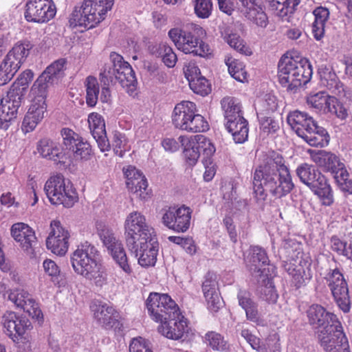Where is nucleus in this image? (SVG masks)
<instances>
[{
    "mask_svg": "<svg viewBox=\"0 0 352 352\" xmlns=\"http://www.w3.org/2000/svg\"><path fill=\"white\" fill-rule=\"evenodd\" d=\"M331 98V96L325 92L320 91L308 96L307 97V103L310 108L324 113Z\"/></svg>",
    "mask_w": 352,
    "mask_h": 352,
    "instance_id": "nucleus-48",
    "label": "nucleus"
},
{
    "mask_svg": "<svg viewBox=\"0 0 352 352\" xmlns=\"http://www.w3.org/2000/svg\"><path fill=\"white\" fill-rule=\"evenodd\" d=\"M66 179L61 174H56L50 177L44 185V191L50 202L55 205L57 198L60 197L63 184Z\"/></svg>",
    "mask_w": 352,
    "mask_h": 352,
    "instance_id": "nucleus-38",
    "label": "nucleus"
},
{
    "mask_svg": "<svg viewBox=\"0 0 352 352\" xmlns=\"http://www.w3.org/2000/svg\"><path fill=\"white\" fill-rule=\"evenodd\" d=\"M194 5L195 13L201 19L208 18L212 10L211 0H192Z\"/></svg>",
    "mask_w": 352,
    "mask_h": 352,
    "instance_id": "nucleus-58",
    "label": "nucleus"
},
{
    "mask_svg": "<svg viewBox=\"0 0 352 352\" xmlns=\"http://www.w3.org/2000/svg\"><path fill=\"white\" fill-rule=\"evenodd\" d=\"M269 3L270 9L274 14L280 18H284L294 12L300 0H265Z\"/></svg>",
    "mask_w": 352,
    "mask_h": 352,
    "instance_id": "nucleus-42",
    "label": "nucleus"
},
{
    "mask_svg": "<svg viewBox=\"0 0 352 352\" xmlns=\"http://www.w3.org/2000/svg\"><path fill=\"white\" fill-rule=\"evenodd\" d=\"M70 262L74 272L96 287L101 289L109 284L107 269L94 245L85 242L78 245L70 256Z\"/></svg>",
    "mask_w": 352,
    "mask_h": 352,
    "instance_id": "nucleus-2",
    "label": "nucleus"
},
{
    "mask_svg": "<svg viewBox=\"0 0 352 352\" xmlns=\"http://www.w3.org/2000/svg\"><path fill=\"white\" fill-rule=\"evenodd\" d=\"M123 173L128 190L140 199H148V184L142 173L133 166L123 168Z\"/></svg>",
    "mask_w": 352,
    "mask_h": 352,
    "instance_id": "nucleus-24",
    "label": "nucleus"
},
{
    "mask_svg": "<svg viewBox=\"0 0 352 352\" xmlns=\"http://www.w3.org/2000/svg\"><path fill=\"white\" fill-rule=\"evenodd\" d=\"M6 286L4 284H0V292L3 293V296L13 302L17 307L23 309L29 316L37 319L43 317L42 311L38 306V302L32 298V295L23 289H8L5 291Z\"/></svg>",
    "mask_w": 352,
    "mask_h": 352,
    "instance_id": "nucleus-17",
    "label": "nucleus"
},
{
    "mask_svg": "<svg viewBox=\"0 0 352 352\" xmlns=\"http://www.w3.org/2000/svg\"><path fill=\"white\" fill-rule=\"evenodd\" d=\"M226 122L243 117L240 102L232 97H226L221 101Z\"/></svg>",
    "mask_w": 352,
    "mask_h": 352,
    "instance_id": "nucleus-43",
    "label": "nucleus"
},
{
    "mask_svg": "<svg viewBox=\"0 0 352 352\" xmlns=\"http://www.w3.org/2000/svg\"><path fill=\"white\" fill-rule=\"evenodd\" d=\"M196 104L190 101H182L174 108L172 113V122L175 128L182 130L188 118L195 111Z\"/></svg>",
    "mask_w": 352,
    "mask_h": 352,
    "instance_id": "nucleus-35",
    "label": "nucleus"
},
{
    "mask_svg": "<svg viewBox=\"0 0 352 352\" xmlns=\"http://www.w3.org/2000/svg\"><path fill=\"white\" fill-rule=\"evenodd\" d=\"M179 141L183 150L186 163L189 166H195L201 153L203 160H212L216 152V147L212 141L203 135H180Z\"/></svg>",
    "mask_w": 352,
    "mask_h": 352,
    "instance_id": "nucleus-8",
    "label": "nucleus"
},
{
    "mask_svg": "<svg viewBox=\"0 0 352 352\" xmlns=\"http://www.w3.org/2000/svg\"><path fill=\"white\" fill-rule=\"evenodd\" d=\"M283 268L292 277L293 282L298 287H300L312 277L310 264L300 261L298 264L291 261H284Z\"/></svg>",
    "mask_w": 352,
    "mask_h": 352,
    "instance_id": "nucleus-33",
    "label": "nucleus"
},
{
    "mask_svg": "<svg viewBox=\"0 0 352 352\" xmlns=\"http://www.w3.org/2000/svg\"><path fill=\"white\" fill-rule=\"evenodd\" d=\"M331 248L339 255H342L348 259H352V243H347L338 237L333 236L331 239Z\"/></svg>",
    "mask_w": 352,
    "mask_h": 352,
    "instance_id": "nucleus-55",
    "label": "nucleus"
},
{
    "mask_svg": "<svg viewBox=\"0 0 352 352\" xmlns=\"http://www.w3.org/2000/svg\"><path fill=\"white\" fill-rule=\"evenodd\" d=\"M87 121L90 131L100 151H109L111 144L107 138L105 123L102 116L98 113L93 112L89 114Z\"/></svg>",
    "mask_w": 352,
    "mask_h": 352,
    "instance_id": "nucleus-30",
    "label": "nucleus"
},
{
    "mask_svg": "<svg viewBox=\"0 0 352 352\" xmlns=\"http://www.w3.org/2000/svg\"><path fill=\"white\" fill-rule=\"evenodd\" d=\"M90 310L94 320L102 327L109 329L118 326L119 314L112 306L94 300L90 305Z\"/></svg>",
    "mask_w": 352,
    "mask_h": 352,
    "instance_id": "nucleus-22",
    "label": "nucleus"
},
{
    "mask_svg": "<svg viewBox=\"0 0 352 352\" xmlns=\"http://www.w3.org/2000/svg\"><path fill=\"white\" fill-rule=\"evenodd\" d=\"M254 192L259 201L265 200L267 192L275 198L288 195L294 188L289 168L278 154L267 157L266 162L256 169L253 180Z\"/></svg>",
    "mask_w": 352,
    "mask_h": 352,
    "instance_id": "nucleus-1",
    "label": "nucleus"
},
{
    "mask_svg": "<svg viewBox=\"0 0 352 352\" xmlns=\"http://www.w3.org/2000/svg\"><path fill=\"white\" fill-rule=\"evenodd\" d=\"M241 336L247 341L251 347L256 350L257 352H267L268 348L266 344L261 343L258 338L252 334L248 329H243L241 331Z\"/></svg>",
    "mask_w": 352,
    "mask_h": 352,
    "instance_id": "nucleus-62",
    "label": "nucleus"
},
{
    "mask_svg": "<svg viewBox=\"0 0 352 352\" xmlns=\"http://www.w3.org/2000/svg\"><path fill=\"white\" fill-rule=\"evenodd\" d=\"M60 197L57 198L55 205H63L65 208L72 207L78 200L76 190L72 182L66 179L65 184H63Z\"/></svg>",
    "mask_w": 352,
    "mask_h": 352,
    "instance_id": "nucleus-46",
    "label": "nucleus"
},
{
    "mask_svg": "<svg viewBox=\"0 0 352 352\" xmlns=\"http://www.w3.org/2000/svg\"><path fill=\"white\" fill-rule=\"evenodd\" d=\"M91 0H84L80 8H76L69 18L72 27L77 26L92 28L104 19V16L99 13V10Z\"/></svg>",
    "mask_w": 352,
    "mask_h": 352,
    "instance_id": "nucleus-14",
    "label": "nucleus"
},
{
    "mask_svg": "<svg viewBox=\"0 0 352 352\" xmlns=\"http://www.w3.org/2000/svg\"><path fill=\"white\" fill-rule=\"evenodd\" d=\"M192 212L191 208L185 205L178 208L169 207L163 209L162 222L177 232H185L190 228Z\"/></svg>",
    "mask_w": 352,
    "mask_h": 352,
    "instance_id": "nucleus-15",
    "label": "nucleus"
},
{
    "mask_svg": "<svg viewBox=\"0 0 352 352\" xmlns=\"http://www.w3.org/2000/svg\"><path fill=\"white\" fill-rule=\"evenodd\" d=\"M162 58L163 63L170 68L173 67L177 60V55L173 49L166 43H160L153 52Z\"/></svg>",
    "mask_w": 352,
    "mask_h": 352,
    "instance_id": "nucleus-51",
    "label": "nucleus"
},
{
    "mask_svg": "<svg viewBox=\"0 0 352 352\" xmlns=\"http://www.w3.org/2000/svg\"><path fill=\"white\" fill-rule=\"evenodd\" d=\"M307 316L309 324L314 328L318 329V335L322 331L326 333H331L334 329L341 325L337 316L327 311L322 306L320 305H312L307 311Z\"/></svg>",
    "mask_w": 352,
    "mask_h": 352,
    "instance_id": "nucleus-16",
    "label": "nucleus"
},
{
    "mask_svg": "<svg viewBox=\"0 0 352 352\" xmlns=\"http://www.w3.org/2000/svg\"><path fill=\"white\" fill-rule=\"evenodd\" d=\"M50 85V82L39 76L31 87L29 94L30 102L41 104L46 103V98Z\"/></svg>",
    "mask_w": 352,
    "mask_h": 352,
    "instance_id": "nucleus-45",
    "label": "nucleus"
},
{
    "mask_svg": "<svg viewBox=\"0 0 352 352\" xmlns=\"http://www.w3.org/2000/svg\"><path fill=\"white\" fill-rule=\"evenodd\" d=\"M37 149L42 157L59 163L66 164L64 150L60 151L57 143L48 140H43L40 142Z\"/></svg>",
    "mask_w": 352,
    "mask_h": 352,
    "instance_id": "nucleus-36",
    "label": "nucleus"
},
{
    "mask_svg": "<svg viewBox=\"0 0 352 352\" xmlns=\"http://www.w3.org/2000/svg\"><path fill=\"white\" fill-rule=\"evenodd\" d=\"M168 34L176 47L185 54L202 57L210 54V47L201 40L206 35V31L199 25L188 23L183 29L174 28L168 31Z\"/></svg>",
    "mask_w": 352,
    "mask_h": 352,
    "instance_id": "nucleus-3",
    "label": "nucleus"
},
{
    "mask_svg": "<svg viewBox=\"0 0 352 352\" xmlns=\"http://www.w3.org/2000/svg\"><path fill=\"white\" fill-rule=\"evenodd\" d=\"M311 160L324 170L331 173L333 176L345 168L344 164L336 155L325 151L309 150Z\"/></svg>",
    "mask_w": 352,
    "mask_h": 352,
    "instance_id": "nucleus-28",
    "label": "nucleus"
},
{
    "mask_svg": "<svg viewBox=\"0 0 352 352\" xmlns=\"http://www.w3.org/2000/svg\"><path fill=\"white\" fill-rule=\"evenodd\" d=\"M265 285L261 287V297L263 300L270 304H274L277 301L278 295L275 289V287L270 278L264 280Z\"/></svg>",
    "mask_w": 352,
    "mask_h": 352,
    "instance_id": "nucleus-57",
    "label": "nucleus"
},
{
    "mask_svg": "<svg viewBox=\"0 0 352 352\" xmlns=\"http://www.w3.org/2000/svg\"><path fill=\"white\" fill-rule=\"evenodd\" d=\"M96 229L99 238L108 254L124 273L131 274L132 268L129 264L122 241L109 226L102 222L97 223Z\"/></svg>",
    "mask_w": 352,
    "mask_h": 352,
    "instance_id": "nucleus-10",
    "label": "nucleus"
},
{
    "mask_svg": "<svg viewBox=\"0 0 352 352\" xmlns=\"http://www.w3.org/2000/svg\"><path fill=\"white\" fill-rule=\"evenodd\" d=\"M202 292L206 299L208 309L216 312L221 306L218 283L214 274L208 273L202 283Z\"/></svg>",
    "mask_w": 352,
    "mask_h": 352,
    "instance_id": "nucleus-32",
    "label": "nucleus"
},
{
    "mask_svg": "<svg viewBox=\"0 0 352 352\" xmlns=\"http://www.w3.org/2000/svg\"><path fill=\"white\" fill-rule=\"evenodd\" d=\"M66 164L74 160H87L91 155V146L72 129L65 128L61 131Z\"/></svg>",
    "mask_w": 352,
    "mask_h": 352,
    "instance_id": "nucleus-12",
    "label": "nucleus"
},
{
    "mask_svg": "<svg viewBox=\"0 0 352 352\" xmlns=\"http://www.w3.org/2000/svg\"><path fill=\"white\" fill-rule=\"evenodd\" d=\"M327 282L338 306L343 312H349L351 308L349 289L342 274L337 269L333 270L329 274Z\"/></svg>",
    "mask_w": 352,
    "mask_h": 352,
    "instance_id": "nucleus-21",
    "label": "nucleus"
},
{
    "mask_svg": "<svg viewBox=\"0 0 352 352\" xmlns=\"http://www.w3.org/2000/svg\"><path fill=\"white\" fill-rule=\"evenodd\" d=\"M287 122L292 129L307 143L312 146L323 147L329 142L327 131L317 125L307 113L298 110L289 113Z\"/></svg>",
    "mask_w": 352,
    "mask_h": 352,
    "instance_id": "nucleus-5",
    "label": "nucleus"
},
{
    "mask_svg": "<svg viewBox=\"0 0 352 352\" xmlns=\"http://www.w3.org/2000/svg\"><path fill=\"white\" fill-rule=\"evenodd\" d=\"M190 88L195 94L206 96L210 91V87L207 79L203 76H199L189 82Z\"/></svg>",
    "mask_w": 352,
    "mask_h": 352,
    "instance_id": "nucleus-60",
    "label": "nucleus"
},
{
    "mask_svg": "<svg viewBox=\"0 0 352 352\" xmlns=\"http://www.w3.org/2000/svg\"><path fill=\"white\" fill-rule=\"evenodd\" d=\"M11 234L27 255L31 257L34 256V246L37 240L31 227L24 223H14L11 228Z\"/></svg>",
    "mask_w": 352,
    "mask_h": 352,
    "instance_id": "nucleus-23",
    "label": "nucleus"
},
{
    "mask_svg": "<svg viewBox=\"0 0 352 352\" xmlns=\"http://www.w3.org/2000/svg\"><path fill=\"white\" fill-rule=\"evenodd\" d=\"M312 76V67L307 59H295L285 55L278 63V77L279 82L287 90L296 91L306 85Z\"/></svg>",
    "mask_w": 352,
    "mask_h": 352,
    "instance_id": "nucleus-4",
    "label": "nucleus"
},
{
    "mask_svg": "<svg viewBox=\"0 0 352 352\" xmlns=\"http://www.w3.org/2000/svg\"><path fill=\"white\" fill-rule=\"evenodd\" d=\"M324 113L335 115L341 120H344L348 116L346 108L334 96H331Z\"/></svg>",
    "mask_w": 352,
    "mask_h": 352,
    "instance_id": "nucleus-56",
    "label": "nucleus"
},
{
    "mask_svg": "<svg viewBox=\"0 0 352 352\" xmlns=\"http://www.w3.org/2000/svg\"><path fill=\"white\" fill-rule=\"evenodd\" d=\"M225 63L233 78L241 82L248 80L247 72L242 62L232 56H227L225 58Z\"/></svg>",
    "mask_w": 352,
    "mask_h": 352,
    "instance_id": "nucleus-47",
    "label": "nucleus"
},
{
    "mask_svg": "<svg viewBox=\"0 0 352 352\" xmlns=\"http://www.w3.org/2000/svg\"><path fill=\"white\" fill-rule=\"evenodd\" d=\"M33 77L34 73L32 70H25L18 76L8 92L23 98Z\"/></svg>",
    "mask_w": 352,
    "mask_h": 352,
    "instance_id": "nucleus-44",
    "label": "nucleus"
},
{
    "mask_svg": "<svg viewBox=\"0 0 352 352\" xmlns=\"http://www.w3.org/2000/svg\"><path fill=\"white\" fill-rule=\"evenodd\" d=\"M320 344L326 352H349V343L342 325L331 333L318 334Z\"/></svg>",
    "mask_w": 352,
    "mask_h": 352,
    "instance_id": "nucleus-25",
    "label": "nucleus"
},
{
    "mask_svg": "<svg viewBox=\"0 0 352 352\" xmlns=\"http://www.w3.org/2000/svg\"><path fill=\"white\" fill-rule=\"evenodd\" d=\"M43 267L45 273L51 278L53 282L58 281L60 270L54 261L51 259L45 260L43 263Z\"/></svg>",
    "mask_w": 352,
    "mask_h": 352,
    "instance_id": "nucleus-64",
    "label": "nucleus"
},
{
    "mask_svg": "<svg viewBox=\"0 0 352 352\" xmlns=\"http://www.w3.org/2000/svg\"><path fill=\"white\" fill-rule=\"evenodd\" d=\"M225 40L231 47L240 53L245 55L251 54L250 49L245 45L243 40L238 34L230 33L225 36Z\"/></svg>",
    "mask_w": 352,
    "mask_h": 352,
    "instance_id": "nucleus-59",
    "label": "nucleus"
},
{
    "mask_svg": "<svg viewBox=\"0 0 352 352\" xmlns=\"http://www.w3.org/2000/svg\"><path fill=\"white\" fill-rule=\"evenodd\" d=\"M56 13L52 0H28L24 15L29 22L43 23L53 19Z\"/></svg>",
    "mask_w": 352,
    "mask_h": 352,
    "instance_id": "nucleus-19",
    "label": "nucleus"
},
{
    "mask_svg": "<svg viewBox=\"0 0 352 352\" xmlns=\"http://www.w3.org/2000/svg\"><path fill=\"white\" fill-rule=\"evenodd\" d=\"M205 340L207 345L213 350L219 351H226L229 349L230 345L224 337L215 331H210L206 334Z\"/></svg>",
    "mask_w": 352,
    "mask_h": 352,
    "instance_id": "nucleus-52",
    "label": "nucleus"
},
{
    "mask_svg": "<svg viewBox=\"0 0 352 352\" xmlns=\"http://www.w3.org/2000/svg\"><path fill=\"white\" fill-rule=\"evenodd\" d=\"M313 14L315 19L312 25V32L314 38L319 41L324 35L325 25L329 18V11L324 7L316 8Z\"/></svg>",
    "mask_w": 352,
    "mask_h": 352,
    "instance_id": "nucleus-39",
    "label": "nucleus"
},
{
    "mask_svg": "<svg viewBox=\"0 0 352 352\" xmlns=\"http://www.w3.org/2000/svg\"><path fill=\"white\" fill-rule=\"evenodd\" d=\"M320 74L321 85L326 87L332 94H336L342 90V86L335 72L327 69L320 72Z\"/></svg>",
    "mask_w": 352,
    "mask_h": 352,
    "instance_id": "nucleus-49",
    "label": "nucleus"
},
{
    "mask_svg": "<svg viewBox=\"0 0 352 352\" xmlns=\"http://www.w3.org/2000/svg\"><path fill=\"white\" fill-rule=\"evenodd\" d=\"M146 307L151 318L157 322L167 320L169 317L180 311L175 301L166 294H150Z\"/></svg>",
    "mask_w": 352,
    "mask_h": 352,
    "instance_id": "nucleus-13",
    "label": "nucleus"
},
{
    "mask_svg": "<svg viewBox=\"0 0 352 352\" xmlns=\"http://www.w3.org/2000/svg\"><path fill=\"white\" fill-rule=\"evenodd\" d=\"M129 352H153L151 343L142 337L133 338L129 345Z\"/></svg>",
    "mask_w": 352,
    "mask_h": 352,
    "instance_id": "nucleus-63",
    "label": "nucleus"
},
{
    "mask_svg": "<svg viewBox=\"0 0 352 352\" xmlns=\"http://www.w3.org/2000/svg\"><path fill=\"white\" fill-rule=\"evenodd\" d=\"M209 129L206 120L201 114L197 113V107L192 111L184 124L182 131L189 133H201Z\"/></svg>",
    "mask_w": 352,
    "mask_h": 352,
    "instance_id": "nucleus-41",
    "label": "nucleus"
},
{
    "mask_svg": "<svg viewBox=\"0 0 352 352\" xmlns=\"http://www.w3.org/2000/svg\"><path fill=\"white\" fill-rule=\"evenodd\" d=\"M3 331L14 342L22 337L30 327L28 320L20 317L15 312L6 311L2 316Z\"/></svg>",
    "mask_w": 352,
    "mask_h": 352,
    "instance_id": "nucleus-26",
    "label": "nucleus"
},
{
    "mask_svg": "<svg viewBox=\"0 0 352 352\" xmlns=\"http://www.w3.org/2000/svg\"><path fill=\"white\" fill-rule=\"evenodd\" d=\"M127 246L138 258L141 266L146 267L155 264L159 248L157 235L128 244Z\"/></svg>",
    "mask_w": 352,
    "mask_h": 352,
    "instance_id": "nucleus-18",
    "label": "nucleus"
},
{
    "mask_svg": "<svg viewBox=\"0 0 352 352\" xmlns=\"http://www.w3.org/2000/svg\"><path fill=\"white\" fill-rule=\"evenodd\" d=\"M237 3L242 7L241 10L248 19L259 27L267 26V16L258 0H237Z\"/></svg>",
    "mask_w": 352,
    "mask_h": 352,
    "instance_id": "nucleus-31",
    "label": "nucleus"
},
{
    "mask_svg": "<svg viewBox=\"0 0 352 352\" xmlns=\"http://www.w3.org/2000/svg\"><path fill=\"white\" fill-rule=\"evenodd\" d=\"M161 323L158 327L159 332L169 339L179 340L187 331L186 320L180 311Z\"/></svg>",
    "mask_w": 352,
    "mask_h": 352,
    "instance_id": "nucleus-27",
    "label": "nucleus"
},
{
    "mask_svg": "<svg viewBox=\"0 0 352 352\" xmlns=\"http://www.w3.org/2000/svg\"><path fill=\"white\" fill-rule=\"evenodd\" d=\"M126 245L155 236V229L148 224L146 217L139 211L129 213L124 223Z\"/></svg>",
    "mask_w": 352,
    "mask_h": 352,
    "instance_id": "nucleus-11",
    "label": "nucleus"
},
{
    "mask_svg": "<svg viewBox=\"0 0 352 352\" xmlns=\"http://www.w3.org/2000/svg\"><path fill=\"white\" fill-rule=\"evenodd\" d=\"M110 60L113 67L107 65L104 66L100 74L101 82L105 86L110 82H118L127 93L133 95L136 90L137 80L131 66L116 52L111 53Z\"/></svg>",
    "mask_w": 352,
    "mask_h": 352,
    "instance_id": "nucleus-6",
    "label": "nucleus"
},
{
    "mask_svg": "<svg viewBox=\"0 0 352 352\" xmlns=\"http://www.w3.org/2000/svg\"><path fill=\"white\" fill-rule=\"evenodd\" d=\"M249 251V254L245 258V263L250 272L252 274L263 273L262 267L269 263L265 250L259 246H252Z\"/></svg>",
    "mask_w": 352,
    "mask_h": 352,
    "instance_id": "nucleus-34",
    "label": "nucleus"
},
{
    "mask_svg": "<svg viewBox=\"0 0 352 352\" xmlns=\"http://www.w3.org/2000/svg\"><path fill=\"white\" fill-rule=\"evenodd\" d=\"M86 102L89 107H94L98 100L99 85L95 77L88 76L86 79Z\"/></svg>",
    "mask_w": 352,
    "mask_h": 352,
    "instance_id": "nucleus-53",
    "label": "nucleus"
},
{
    "mask_svg": "<svg viewBox=\"0 0 352 352\" xmlns=\"http://www.w3.org/2000/svg\"><path fill=\"white\" fill-rule=\"evenodd\" d=\"M64 65L65 61L63 59L54 61L45 69L40 76L43 77L50 84H52L62 76Z\"/></svg>",
    "mask_w": 352,
    "mask_h": 352,
    "instance_id": "nucleus-50",
    "label": "nucleus"
},
{
    "mask_svg": "<svg viewBox=\"0 0 352 352\" xmlns=\"http://www.w3.org/2000/svg\"><path fill=\"white\" fill-rule=\"evenodd\" d=\"M32 48L27 41H19L8 52L0 65V85L10 82L25 62Z\"/></svg>",
    "mask_w": 352,
    "mask_h": 352,
    "instance_id": "nucleus-9",
    "label": "nucleus"
},
{
    "mask_svg": "<svg viewBox=\"0 0 352 352\" xmlns=\"http://www.w3.org/2000/svg\"><path fill=\"white\" fill-rule=\"evenodd\" d=\"M50 232L46 239L47 248L53 254L64 256L69 249L70 233L59 221L53 220L50 223Z\"/></svg>",
    "mask_w": 352,
    "mask_h": 352,
    "instance_id": "nucleus-20",
    "label": "nucleus"
},
{
    "mask_svg": "<svg viewBox=\"0 0 352 352\" xmlns=\"http://www.w3.org/2000/svg\"><path fill=\"white\" fill-rule=\"evenodd\" d=\"M333 177L338 186L342 191L352 194V179L350 177L346 167Z\"/></svg>",
    "mask_w": 352,
    "mask_h": 352,
    "instance_id": "nucleus-61",
    "label": "nucleus"
},
{
    "mask_svg": "<svg viewBox=\"0 0 352 352\" xmlns=\"http://www.w3.org/2000/svg\"><path fill=\"white\" fill-rule=\"evenodd\" d=\"M300 181L322 200L325 206H330L333 201L332 190L326 177L312 165L303 163L296 169Z\"/></svg>",
    "mask_w": 352,
    "mask_h": 352,
    "instance_id": "nucleus-7",
    "label": "nucleus"
},
{
    "mask_svg": "<svg viewBox=\"0 0 352 352\" xmlns=\"http://www.w3.org/2000/svg\"><path fill=\"white\" fill-rule=\"evenodd\" d=\"M239 305L245 311L247 318L257 324L261 321L256 305L250 298L249 293L240 291L238 294Z\"/></svg>",
    "mask_w": 352,
    "mask_h": 352,
    "instance_id": "nucleus-40",
    "label": "nucleus"
},
{
    "mask_svg": "<svg viewBox=\"0 0 352 352\" xmlns=\"http://www.w3.org/2000/svg\"><path fill=\"white\" fill-rule=\"evenodd\" d=\"M225 126L232 135L234 141L237 144L245 142L248 137V122L243 118L226 122Z\"/></svg>",
    "mask_w": 352,
    "mask_h": 352,
    "instance_id": "nucleus-37",
    "label": "nucleus"
},
{
    "mask_svg": "<svg viewBox=\"0 0 352 352\" xmlns=\"http://www.w3.org/2000/svg\"><path fill=\"white\" fill-rule=\"evenodd\" d=\"M22 98L9 92L3 98L0 104V128L7 129L10 122L16 117Z\"/></svg>",
    "mask_w": 352,
    "mask_h": 352,
    "instance_id": "nucleus-29",
    "label": "nucleus"
},
{
    "mask_svg": "<svg viewBox=\"0 0 352 352\" xmlns=\"http://www.w3.org/2000/svg\"><path fill=\"white\" fill-rule=\"evenodd\" d=\"M111 146L114 153L120 157H123L125 152L130 149L126 137L119 131L113 132Z\"/></svg>",
    "mask_w": 352,
    "mask_h": 352,
    "instance_id": "nucleus-54",
    "label": "nucleus"
}]
</instances>
